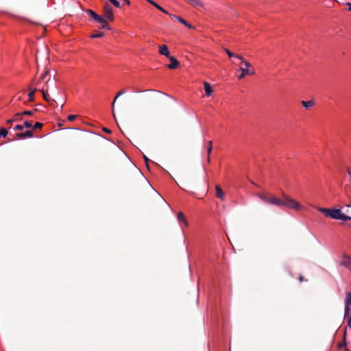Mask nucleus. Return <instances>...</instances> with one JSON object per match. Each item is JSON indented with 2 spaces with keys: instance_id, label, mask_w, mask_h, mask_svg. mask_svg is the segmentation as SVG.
Returning a JSON list of instances; mask_svg holds the SVG:
<instances>
[{
  "instance_id": "f257e3e1",
  "label": "nucleus",
  "mask_w": 351,
  "mask_h": 351,
  "mask_svg": "<svg viewBox=\"0 0 351 351\" xmlns=\"http://www.w3.org/2000/svg\"><path fill=\"white\" fill-rule=\"evenodd\" d=\"M50 82L53 84L54 82V80H51L49 71H45L44 73L42 74L40 79L38 82V86L41 87L40 90L44 99L49 103L54 101V100L50 99L48 95V86Z\"/></svg>"
},
{
  "instance_id": "f03ea898",
  "label": "nucleus",
  "mask_w": 351,
  "mask_h": 351,
  "mask_svg": "<svg viewBox=\"0 0 351 351\" xmlns=\"http://www.w3.org/2000/svg\"><path fill=\"white\" fill-rule=\"evenodd\" d=\"M317 210L322 213L325 216L330 217L335 219H339L342 221L351 220V217L346 215L342 213L341 209L339 208H318Z\"/></svg>"
},
{
  "instance_id": "7ed1b4c3",
  "label": "nucleus",
  "mask_w": 351,
  "mask_h": 351,
  "mask_svg": "<svg viewBox=\"0 0 351 351\" xmlns=\"http://www.w3.org/2000/svg\"><path fill=\"white\" fill-rule=\"evenodd\" d=\"M255 195L266 204L276 205L278 206H283V200L274 196H271L269 193H257Z\"/></svg>"
},
{
  "instance_id": "20e7f679",
  "label": "nucleus",
  "mask_w": 351,
  "mask_h": 351,
  "mask_svg": "<svg viewBox=\"0 0 351 351\" xmlns=\"http://www.w3.org/2000/svg\"><path fill=\"white\" fill-rule=\"evenodd\" d=\"M243 66H241L239 71L241 72V74L238 76L239 80L244 78L248 74H254V72L249 70V68L251 66L250 62H247L243 58L240 60Z\"/></svg>"
},
{
  "instance_id": "39448f33",
  "label": "nucleus",
  "mask_w": 351,
  "mask_h": 351,
  "mask_svg": "<svg viewBox=\"0 0 351 351\" xmlns=\"http://www.w3.org/2000/svg\"><path fill=\"white\" fill-rule=\"evenodd\" d=\"M87 14L89 16H90L95 21L100 23L101 25V28H106L108 29H110V28L108 27V24L105 18L102 17L100 15H98L96 12L91 10H88Z\"/></svg>"
},
{
  "instance_id": "423d86ee",
  "label": "nucleus",
  "mask_w": 351,
  "mask_h": 351,
  "mask_svg": "<svg viewBox=\"0 0 351 351\" xmlns=\"http://www.w3.org/2000/svg\"><path fill=\"white\" fill-rule=\"evenodd\" d=\"M283 197V206L288 207L289 208H293L295 210H300L301 208V205L300 203L296 202L295 199L291 198L288 195H287L285 193H282Z\"/></svg>"
},
{
  "instance_id": "0eeeda50",
  "label": "nucleus",
  "mask_w": 351,
  "mask_h": 351,
  "mask_svg": "<svg viewBox=\"0 0 351 351\" xmlns=\"http://www.w3.org/2000/svg\"><path fill=\"white\" fill-rule=\"evenodd\" d=\"M104 18L109 21L114 20V14L111 6L106 3L104 6Z\"/></svg>"
},
{
  "instance_id": "6e6552de",
  "label": "nucleus",
  "mask_w": 351,
  "mask_h": 351,
  "mask_svg": "<svg viewBox=\"0 0 351 351\" xmlns=\"http://www.w3.org/2000/svg\"><path fill=\"white\" fill-rule=\"evenodd\" d=\"M351 306V292L346 293L345 300V309H344V317H346L350 313V308Z\"/></svg>"
},
{
  "instance_id": "1a4fd4ad",
  "label": "nucleus",
  "mask_w": 351,
  "mask_h": 351,
  "mask_svg": "<svg viewBox=\"0 0 351 351\" xmlns=\"http://www.w3.org/2000/svg\"><path fill=\"white\" fill-rule=\"evenodd\" d=\"M16 137L20 140L32 138L33 137L32 130H27L25 132L17 133L16 134Z\"/></svg>"
},
{
  "instance_id": "9d476101",
  "label": "nucleus",
  "mask_w": 351,
  "mask_h": 351,
  "mask_svg": "<svg viewBox=\"0 0 351 351\" xmlns=\"http://www.w3.org/2000/svg\"><path fill=\"white\" fill-rule=\"evenodd\" d=\"M343 258L346 259L345 261H341L339 263V265L341 266H344L346 267L347 269H348L350 272H351V257L349 256L348 254H343Z\"/></svg>"
},
{
  "instance_id": "9b49d317",
  "label": "nucleus",
  "mask_w": 351,
  "mask_h": 351,
  "mask_svg": "<svg viewBox=\"0 0 351 351\" xmlns=\"http://www.w3.org/2000/svg\"><path fill=\"white\" fill-rule=\"evenodd\" d=\"M170 17L171 19H176L178 21H179L180 23L184 25L185 26H186L187 27H189V29H193V26H192L191 24H189L186 21L184 20L183 19H182L181 17L177 16V15H175V14H169Z\"/></svg>"
},
{
  "instance_id": "f8f14e48",
  "label": "nucleus",
  "mask_w": 351,
  "mask_h": 351,
  "mask_svg": "<svg viewBox=\"0 0 351 351\" xmlns=\"http://www.w3.org/2000/svg\"><path fill=\"white\" fill-rule=\"evenodd\" d=\"M158 52L160 55L165 56V57L168 58L170 56L168 47L166 45H160L158 47Z\"/></svg>"
},
{
  "instance_id": "ddd939ff",
  "label": "nucleus",
  "mask_w": 351,
  "mask_h": 351,
  "mask_svg": "<svg viewBox=\"0 0 351 351\" xmlns=\"http://www.w3.org/2000/svg\"><path fill=\"white\" fill-rule=\"evenodd\" d=\"M170 63L167 65L168 68L170 69H176L179 66V62L173 56L168 57Z\"/></svg>"
},
{
  "instance_id": "4468645a",
  "label": "nucleus",
  "mask_w": 351,
  "mask_h": 351,
  "mask_svg": "<svg viewBox=\"0 0 351 351\" xmlns=\"http://www.w3.org/2000/svg\"><path fill=\"white\" fill-rule=\"evenodd\" d=\"M215 191H216V197L221 200L223 201L225 199V194L220 186L216 185L215 186Z\"/></svg>"
},
{
  "instance_id": "2eb2a0df",
  "label": "nucleus",
  "mask_w": 351,
  "mask_h": 351,
  "mask_svg": "<svg viewBox=\"0 0 351 351\" xmlns=\"http://www.w3.org/2000/svg\"><path fill=\"white\" fill-rule=\"evenodd\" d=\"M204 88L206 95L207 97L211 96V95L213 92L211 85L208 82H204Z\"/></svg>"
},
{
  "instance_id": "dca6fc26",
  "label": "nucleus",
  "mask_w": 351,
  "mask_h": 351,
  "mask_svg": "<svg viewBox=\"0 0 351 351\" xmlns=\"http://www.w3.org/2000/svg\"><path fill=\"white\" fill-rule=\"evenodd\" d=\"M225 52L226 53V54L230 57V58H234L239 60H241V58H243L240 55H238V54H236V53H234L232 52H231L229 49H224Z\"/></svg>"
},
{
  "instance_id": "f3484780",
  "label": "nucleus",
  "mask_w": 351,
  "mask_h": 351,
  "mask_svg": "<svg viewBox=\"0 0 351 351\" xmlns=\"http://www.w3.org/2000/svg\"><path fill=\"white\" fill-rule=\"evenodd\" d=\"M177 218H178V220L180 222L182 221V222H184V223L186 226H188V225H189V223H188V221H187V220H186V217H185V216H184V213H182V212H179V213H178Z\"/></svg>"
},
{
  "instance_id": "a211bd4d",
  "label": "nucleus",
  "mask_w": 351,
  "mask_h": 351,
  "mask_svg": "<svg viewBox=\"0 0 351 351\" xmlns=\"http://www.w3.org/2000/svg\"><path fill=\"white\" fill-rule=\"evenodd\" d=\"M302 104L303 107L305 108L306 109H309L314 106L315 103L313 100H308V101H302Z\"/></svg>"
},
{
  "instance_id": "6ab92c4d",
  "label": "nucleus",
  "mask_w": 351,
  "mask_h": 351,
  "mask_svg": "<svg viewBox=\"0 0 351 351\" xmlns=\"http://www.w3.org/2000/svg\"><path fill=\"white\" fill-rule=\"evenodd\" d=\"M8 134V130L4 128L0 129V138L1 137L5 138Z\"/></svg>"
},
{
  "instance_id": "aec40b11",
  "label": "nucleus",
  "mask_w": 351,
  "mask_h": 351,
  "mask_svg": "<svg viewBox=\"0 0 351 351\" xmlns=\"http://www.w3.org/2000/svg\"><path fill=\"white\" fill-rule=\"evenodd\" d=\"M23 126L24 128L27 129H32V123L29 121H25L23 122Z\"/></svg>"
},
{
  "instance_id": "412c9836",
  "label": "nucleus",
  "mask_w": 351,
  "mask_h": 351,
  "mask_svg": "<svg viewBox=\"0 0 351 351\" xmlns=\"http://www.w3.org/2000/svg\"><path fill=\"white\" fill-rule=\"evenodd\" d=\"M346 330L344 331V335H343V343H340L338 346L339 348H341L343 347H346Z\"/></svg>"
},
{
  "instance_id": "4be33fe9",
  "label": "nucleus",
  "mask_w": 351,
  "mask_h": 351,
  "mask_svg": "<svg viewBox=\"0 0 351 351\" xmlns=\"http://www.w3.org/2000/svg\"><path fill=\"white\" fill-rule=\"evenodd\" d=\"M43 124L39 122H36L34 125L32 124V130L41 129Z\"/></svg>"
},
{
  "instance_id": "5701e85b",
  "label": "nucleus",
  "mask_w": 351,
  "mask_h": 351,
  "mask_svg": "<svg viewBox=\"0 0 351 351\" xmlns=\"http://www.w3.org/2000/svg\"><path fill=\"white\" fill-rule=\"evenodd\" d=\"M125 93V91H123V90L119 91V92L118 93V94H117V96L115 97V99H114V101H113V103H112V109L114 108V104H115V101H116L117 99L119 97H120L121 95H123Z\"/></svg>"
},
{
  "instance_id": "b1692460",
  "label": "nucleus",
  "mask_w": 351,
  "mask_h": 351,
  "mask_svg": "<svg viewBox=\"0 0 351 351\" xmlns=\"http://www.w3.org/2000/svg\"><path fill=\"white\" fill-rule=\"evenodd\" d=\"M35 91H36V89L30 91L29 93H28V97H29V101H32L34 98V93H35Z\"/></svg>"
},
{
  "instance_id": "393cba45",
  "label": "nucleus",
  "mask_w": 351,
  "mask_h": 351,
  "mask_svg": "<svg viewBox=\"0 0 351 351\" xmlns=\"http://www.w3.org/2000/svg\"><path fill=\"white\" fill-rule=\"evenodd\" d=\"M104 33H97V34H93L90 36V38H101L102 36H104Z\"/></svg>"
},
{
  "instance_id": "a878e982",
  "label": "nucleus",
  "mask_w": 351,
  "mask_h": 351,
  "mask_svg": "<svg viewBox=\"0 0 351 351\" xmlns=\"http://www.w3.org/2000/svg\"><path fill=\"white\" fill-rule=\"evenodd\" d=\"M15 130H19V131H21L24 129V126L23 125H21V124H17L14 128Z\"/></svg>"
},
{
  "instance_id": "bb28decb",
  "label": "nucleus",
  "mask_w": 351,
  "mask_h": 351,
  "mask_svg": "<svg viewBox=\"0 0 351 351\" xmlns=\"http://www.w3.org/2000/svg\"><path fill=\"white\" fill-rule=\"evenodd\" d=\"M22 113H16L14 114V117L13 119H17V121H21L22 120Z\"/></svg>"
},
{
  "instance_id": "cd10ccee",
  "label": "nucleus",
  "mask_w": 351,
  "mask_h": 351,
  "mask_svg": "<svg viewBox=\"0 0 351 351\" xmlns=\"http://www.w3.org/2000/svg\"><path fill=\"white\" fill-rule=\"evenodd\" d=\"M143 159H144V161L146 164V166L149 169V162L150 161L149 159L147 157L146 155H143Z\"/></svg>"
},
{
  "instance_id": "c85d7f7f",
  "label": "nucleus",
  "mask_w": 351,
  "mask_h": 351,
  "mask_svg": "<svg viewBox=\"0 0 351 351\" xmlns=\"http://www.w3.org/2000/svg\"><path fill=\"white\" fill-rule=\"evenodd\" d=\"M191 4L198 5L200 4L199 0H188Z\"/></svg>"
},
{
  "instance_id": "c756f323",
  "label": "nucleus",
  "mask_w": 351,
  "mask_h": 351,
  "mask_svg": "<svg viewBox=\"0 0 351 351\" xmlns=\"http://www.w3.org/2000/svg\"><path fill=\"white\" fill-rule=\"evenodd\" d=\"M77 116L74 114H71L67 117V119L70 121H73L76 119Z\"/></svg>"
},
{
  "instance_id": "7c9ffc66",
  "label": "nucleus",
  "mask_w": 351,
  "mask_h": 351,
  "mask_svg": "<svg viewBox=\"0 0 351 351\" xmlns=\"http://www.w3.org/2000/svg\"><path fill=\"white\" fill-rule=\"evenodd\" d=\"M22 113V115H32L34 112L33 111H29V110H25Z\"/></svg>"
},
{
  "instance_id": "2f4dec72",
  "label": "nucleus",
  "mask_w": 351,
  "mask_h": 351,
  "mask_svg": "<svg viewBox=\"0 0 351 351\" xmlns=\"http://www.w3.org/2000/svg\"><path fill=\"white\" fill-rule=\"evenodd\" d=\"M15 121H17V119H8L6 121V123L7 124H11V123H12L13 122H15Z\"/></svg>"
},
{
  "instance_id": "473e14b6",
  "label": "nucleus",
  "mask_w": 351,
  "mask_h": 351,
  "mask_svg": "<svg viewBox=\"0 0 351 351\" xmlns=\"http://www.w3.org/2000/svg\"><path fill=\"white\" fill-rule=\"evenodd\" d=\"M299 281L300 282H302L303 281H307L306 279H304L302 275H300L299 276Z\"/></svg>"
},
{
  "instance_id": "72a5a7b5",
  "label": "nucleus",
  "mask_w": 351,
  "mask_h": 351,
  "mask_svg": "<svg viewBox=\"0 0 351 351\" xmlns=\"http://www.w3.org/2000/svg\"><path fill=\"white\" fill-rule=\"evenodd\" d=\"M207 151H208V154H210V152L212 151V146L210 144H209V145L208 146Z\"/></svg>"
},
{
  "instance_id": "f704fd0d",
  "label": "nucleus",
  "mask_w": 351,
  "mask_h": 351,
  "mask_svg": "<svg viewBox=\"0 0 351 351\" xmlns=\"http://www.w3.org/2000/svg\"><path fill=\"white\" fill-rule=\"evenodd\" d=\"M346 4L348 6V10L351 12V3H346Z\"/></svg>"
},
{
  "instance_id": "c9c22d12",
  "label": "nucleus",
  "mask_w": 351,
  "mask_h": 351,
  "mask_svg": "<svg viewBox=\"0 0 351 351\" xmlns=\"http://www.w3.org/2000/svg\"><path fill=\"white\" fill-rule=\"evenodd\" d=\"M104 131L106 133H111V131L108 128H104Z\"/></svg>"
},
{
  "instance_id": "e433bc0d",
  "label": "nucleus",
  "mask_w": 351,
  "mask_h": 351,
  "mask_svg": "<svg viewBox=\"0 0 351 351\" xmlns=\"http://www.w3.org/2000/svg\"><path fill=\"white\" fill-rule=\"evenodd\" d=\"M124 2L127 4V5H130V1L129 0H124Z\"/></svg>"
},
{
  "instance_id": "4c0bfd02",
  "label": "nucleus",
  "mask_w": 351,
  "mask_h": 351,
  "mask_svg": "<svg viewBox=\"0 0 351 351\" xmlns=\"http://www.w3.org/2000/svg\"><path fill=\"white\" fill-rule=\"evenodd\" d=\"M345 351H350V350L346 348Z\"/></svg>"
},
{
  "instance_id": "58836bf2",
  "label": "nucleus",
  "mask_w": 351,
  "mask_h": 351,
  "mask_svg": "<svg viewBox=\"0 0 351 351\" xmlns=\"http://www.w3.org/2000/svg\"><path fill=\"white\" fill-rule=\"evenodd\" d=\"M148 90H143V91H144V92H147V91H148Z\"/></svg>"
},
{
  "instance_id": "ea45409f",
  "label": "nucleus",
  "mask_w": 351,
  "mask_h": 351,
  "mask_svg": "<svg viewBox=\"0 0 351 351\" xmlns=\"http://www.w3.org/2000/svg\"><path fill=\"white\" fill-rule=\"evenodd\" d=\"M335 1H338V0H335Z\"/></svg>"
}]
</instances>
